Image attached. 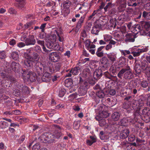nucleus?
I'll return each instance as SVG.
<instances>
[{"label":"nucleus","mask_w":150,"mask_h":150,"mask_svg":"<svg viewBox=\"0 0 150 150\" xmlns=\"http://www.w3.org/2000/svg\"><path fill=\"white\" fill-rule=\"evenodd\" d=\"M23 71L21 72L24 78L27 80L28 81L31 82H35L37 79L36 74L33 71H31L28 69H22Z\"/></svg>","instance_id":"obj_1"},{"label":"nucleus","mask_w":150,"mask_h":150,"mask_svg":"<svg viewBox=\"0 0 150 150\" xmlns=\"http://www.w3.org/2000/svg\"><path fill=\"white\" fill-rule=\"evenodd\" d=\"M47 67L46 71L50 72L51 73H55L59 71L61 67V64L59 63L53 64L50 62H48Z\"/></svg>","instance_id":"obj_2"},{"label":"nucleus","mask_w":150,"mask_h":150,"mask_svg":"<svg viewBox=\"0 0 150 150\" xmlns=\"http://www.w3.org/2000/svg\"><path fill=\"white\" fill-rule=\"evenodd\" d=\"M140 99H139L138 101H134L133 103L132 104V107L134 110H136L137 112L135 113V115L136 116L137 115L139 117H141V115L139 113V111L140 109V107L144 105V101L142 100H141V101H140Z\"/></svg>","instance_id":"obj_3"},{"label":"nucleus","mask_w":150,"mask_h":150,"mask_svg":"<svg viewBox=\"0 0 150 150\" xmlns=\"http://www.w3.org/2000/svg\"><path fill=\"white\" fill-rule=\"evenodd\" d=\"M46 69L47 66L46 65L43 64L40 62L36 63V71L37 72L38 75H42L45 72V70H46Z\"/></svg>","instance_id":"obj_4"},{"label":"nucleus","mask_w":150,"mask_h":150,"mask_svg":"<svg viewBox=\"0 0 150 150\" xmlns=\"http://www.w3.org/2000/svg\"><path fill=\"white\" fill-rule=\"evenodd\" d=\"M49 39L46 42V46L48 48L52 49L56 41V36L51 35L49 36Z\"/></svg>","instance_id":"obj_5"},{"label":"nucleus","mask_w":150,"mask_h":150,"mask_svg":"<svg viewBox=\"0 0 150 150\" xmlns=\"http://www.w3.org/2000/svg\"><path fill=\"white\" fill-rule=\"evenodd\" d=\"M10 67L14 72L16 73H20L21 69V66L18 63L13 62L11 64Z\"/></svg>","instance_id":"obj_6"},{"label":"nucleus","mask_w":150,"mask_h":150,"mask_svg":"<svg viewBox=\"0 0 150 150\" xmlns=\"http://www.w3.org/2000/svg\"><path fill=\"white\" fill-rule=\"evenodd\" d=\"M137 33H127L125 36L126 42H133L135 41V38L137 37Z\"/></svg>","instance_id":"obj_7"},{"label":"nucleus","mask_w":150,"mask_h":150,"mask_svg":"<svg viewBox=\"0 0 150 150\" xmlns=\"http://www.w3.org/2000/svg\"><path fill=\"white\" fill-rule=\"evenodd\" d=\"M60 53L53 52L49 54V58L53 62H57L60 59Z\"/></svg>","instance_id":"obj_8"},{"label":"nucleus","mask_w":150,"mask_h":150,"mask_svg":"<svg viewBox=\"0 0 150 150\" xmlns=\"http://www.w3.org/2000/svg\"><path fill=\"white\" fill-rule=\"evenodd\" d=\"M36 43V40L33 35L30 36L25 40V43L26 45H34Z\"/></svg>","instance_id":"obj_9"},{"label":"nucleus","mask_w":150,"mask_h":150,"mask_svg":"<svg viewBox=\"0 0 150 150\" xmlns=\"http://www.w3.org/2000/svg\"><path fill=\"white\" fill-rule=\"evenodd\" d=\"M6 68H4V71L6 74L3 72H2L0 74V76L3 79H7L8 75L7 74L11 73L12 72V71L11 70V68H9V67H7L6 66Z\"/></svg>","instance_id":"obj_10"},{"label":"nucleus","mask_w":150,"mask_h":150,"mask_svg":"<svg viewBox=\"0 0 150 150\" xmlns=\"http://www.w3.org/2000/svg\"><path fill=\"white\" fill-rule=\"evenodd\" d=\"M54 126L55 128V131L54 132V136L55 138L56 137L57 138H59L62 135V133L61 131V128L59 126L57 125H54Z\"/></svg>","instance_id":"obj_11"},{"label":"nucleus","mask_w":150,"mask_h":150,"mask_svg":"<svg viewBox=\"0 0 150 150\" xmlns=\"http://www.w3.org/2000/svg\"><path fill=\"white\" fill-rule=\"evenodd\" d=\"M101 66L104 69L107 68L109 64V61L107 58L104 57L102 58L100 60Z\"/></svg>","instance_id":"obj_12"},{"label":"nucleus","mask_w":150,"mask_h":150,"mask_svg":"<svg viewBox=\"0 0 150 150\" xmlns=\"http://www.w3.org/2000/svg\"><path fill=\"white\" fill-rule=\"evenodd\" d=\"M109 113L107 112L103 111L95 117V119L96 120H99V119L107 118L109 116Z\"/></svg>","instance_id":"obj_13"},{"label":"nucleus","mask_w":150,"mask_h":150,"mask_svg":"<svg viewBox=\"0 0 150 150\" xmlns=\"http://www.w3.org/2000/svg\"><path fill=\"white\" fill-rule=\"evenodd\" d=\"M33 62H34L31 59H25L21 62L23 65L28 68L32 67H33Z\"/></svg>","instance_id":"obj_14"},{"label":"nucleus","mask_w":150,"mask_h":150,"mask_svg":"<svg viewBox=\"0 0 150 150\" xmlns=\"http://www.w3.org/2000/svg\"><path fill=\"white\" fill-rule=\"evenodd\" d=\"M48 134L47 132H45L42 134L41 136L38 138V141L41 142L42 143H46L47 142V140L48 139L47 138V137L48 136L47 135Z\"/></svg>","instance_id":"obj_15"},{"label":"nucleus","mask_w":150,"mask_h":150,"mask_svg":"<svg viewBox=\"0 0 150 150\" xmlns=\"http://www.w3.org/2000/svg\"><path fill=\"white\" fill-rule=\"evenodd\" d=\"M103 74L102 71L100 69L96 70L93 73V77L95 79H99Z\"/></svg>","instance_id":"obj_16"},{"label":"nucleus","mask_w":150,"mask_h":150,"mask_svg":"<svg viewBox=\"0 0 150 150\" xmlns=\"http://www.w3.org/2000/svg\"><path fill=\"white\" fill-rule=\"evenodd\" d=\"M51 75L47 71L42 75L41 80L43 82H49L50 80Z\"/></svg>","instance_id":"obj_17"},{"label":"nucleus","mask_w":150,"mask_h":150,"mask_svg":"<svg viewBox=\"0 0 150 150\" xmlns=\"http://www.w3.org/2000/svg\"><path fill=\"white\" fill-rule=\"evenodd\" d=\"M129 131L128 129H124L122 130L120 136L121 138H126L129 135Z\"/></svg>","instance_id":"obj_18"},{"label":"nucleus","mask_w":150,"mask_h":150,"mask_svg":"<svg viewBox=\"0 0 150 150\" xmlns=\"http://www.w3.org/2000/svg\"><path fill=\"white\" fill-rule=\"evenodd\" d=\"M131 120L129 118L124 117L121 119L120 121L121 124L122 125L126 126L128 125L129 122H131Z\"/></svg>","instance_id":"obj_19"},{"label":"nucleus","mask_w":150,"mask_h":150,"mask_svg":"<svg viewBox=\"0 0 150 150\" xmlns=\"http://www.w3.org/2000/svg\"><path fill=\"white\" fill-rule=\"evenodd\" d=\"M87 90L86 88L81 86L78 90V94L79 96H84L86 93Z\"/></svg>","instance_id":"obj_20"},{"label":"nucleus","mask_w":150,"mask_h":150,"mask_svg":"<svg viewBox=\"0 0 150 150\" xmlns=\"http://www.w3.org/2000/svg\"><path fill=\"white\" fill-rule=\"evenodd\" d=\"M120 115V113L119 112H115L112 115V119L114 121H117L119 119Z\"/></svg>","instance_id":"obj_21"},{"label":"nucleus","mask_w":150,"mask_h":150,"mask_svg":"<svg viewBox=\"0 0 150 150\" xmlns=\"http://www.w3.org/2000/svg\"><path fill=\"white\" fill-rule=\"evenodd\" d=\"M39 54L38 53L36 52H33L31 56V59L34 62V61H38L40 59Z\"/></svg>","instance_id":"obj_22"},{"label":"nucleus","mask_w":150,"mask_h":150,"mask_svg":"<svg viewBox=\"0 0 150 150\" xmlns=\"http://www.w3.org/2000/svg\"><path fill=\"white\" fill-rule=\"evenodd\" d=\"M48 134L47 135L48 137H47V142L49 144L53 143L54 140L55 136L50 133H47Z\"/></svg>","instance_id":"obj_23"},{"label":"nucleus","mask_w":150,"mask_h":150,"mask_svg":"<svg viewBox=\"0 0 150 150\" xmlns=\"http://www.w3.org/2000/svg\"><path fill=\"white\" fill-rule=\"evenodd\" d=\"M141 67L140 66V64L138 63H136L134 67V70L135 73H136V75H139L141 73Z\"/></svg>","instance_id":"obj_24"},{"label":"nucleus","mask_w":150,"mask_h":150,"mask_svg":"<svg viewBox=\"0 0 150 150\" xmlns=\"http://www.w3.org/2000/svg\"><path fill=\"white\" fill-rule=\"evenodd\" d=\"M124 77L125 79H132L133 77V75L131 71H129L124 74Z\"/></svg>","instance_id":"obj_25"},{"label":"nucleus","mask_w":150,"mask_h":150,"mask_svg":"<svg viewBox=\"0 0 150 150\" xmlns=\"http://www.w3.org/2000/svg\"><path fill=\"white\" fill-rule=\"evenodd\" d=\"M137 82L135 80H132L128 83L129 88H136L137 86Z\"/></svg>","instance_id":"obj_26"},{"label":"nucleus","mask_w":150,"mask_h":150,"mask_svg":"<svg viewBox=\"0 0 150 150\" xmlns=\"http://www.w3.org/2000/svg\"><path fill=\"white\" fill-rule=\"evenodd\" d=\"M131 101H126L124 102L122 106V108L125 109H127L130 108L132 104Z\"/></svg>","instance_id":"obj_27"},{"label":"nucleus","mask_w":150,"mask_h":150,"mask_svg":"<svg viewBox=\"0 0 150 150\" xmlns=\"http://www.w3.org/2000/svg\"><path fill=\"white\" fill-rule=\"evenodd\" d=\"M73 84L72 80L70 78L67 79L65 80V85L67 87L71 86Z\"/></svg>","instance_id":"obj_28"},{"label":"nucleus","mask_w":150,"mask_h":150,"mask_svg":"<svg viewBox=\"0 0 150 150\" xmlns=\"http://www.w3.org/2000/svg\"><path fill=\"white\" fill-rule=\"evenodd\" d=\"M142 24H144L143 26L144 28L147 31H149L150 28V22H145L144 21L141 22Z\"/></svg>","instance_id":"obj_29"},{"label":"nucleus","mask_w":150,"mask_h":150,"mask_svg":"<svg viewBox=\"0 0 150 150\" xmlns=\"http://www.w3.org/2000/svg\"><path fill=\"white\" fill-rule=\"evenodd\" d=\"M104 75L105 76L106 78H108L111 80H113V79L114 78L116 80L117 79V78L116 76H114L111 75L108 72H105L104 74Z\"/></svg>","instance_id":"obj_30"},{"label":"nucleus","mask_w":150,"mask_h":150,"mask_svg":"<svg viewBox=\"0 0 150 150\" xmlns=\"http://www.w3.org/2000/svg\"><path fill=\"white\" fill-rule=\"evenodd\" d=\"M116 43V42L112 40H110L109 43L105 47V49L107 50H108L112 47V45H114Z\"/></svg>","instance_id":"obj_31"},{"label":"nucleus","mask_w":150,"mask_h":150,"mask_svg":"<svg viewBox=\"0 0 150 150\" xmlns=\"http://www.w3.org/2000/svg\"><path fill=\"white\" fill-rule=\"evenodd\" d=\"M79 70L80 69L79 67H75L70 71V72H72V73L74 75H76L79 74Z\"/></svg>","instance_id":"obj_32"},{"label":"nucleus","mask_w":150,"mask_h":150,"mask_svg":"<svg viewBox=\"0 0 150 150\" xmlns=\"http://www.w3.org/2000/svg\"><path fill=\"white\" fill-rule=\"evenodd\" d=\"M25 4L24 0H21V1H20V3H18V8L23 10H24L25 8Z\"/></svg>","instance_id":"obj_33"},{"label":"nucleus","mask_w":150,"mask_h":150,"mask_svg":"<svg viewBox=\"0 0 150 150\" xmlns=\"http://www.w3.org/2000/svg\"><path fill=\"white\" fill-rule=\"evenodd\" d=\"M96 95L100 98H103L105 96L104 92L102 90H99L97 91Z\"/></svg>","instance_id":"obj_34"},{"label":"nucleus","mask_w":150,"mask_h":150,"mask_svg":"<svg viewBox=\"0 0 150 150\" xmlns=\"http://www.w3.org/2000/svg\"><path fill=\"white\" fill-rule=\"evenodd\" d=\"M148 63L145 60H143L141 62V64H140V67L144 70L146 67L148 66Z\"/></svg>","instance_id":"obj_35"},{"label":"nucleus","mask_w":150,"mask_h":150,"mask_svg":"<svg viewBox=\"0 0 150 150\" xmlns=\"http://www.w3.org/2000/svg\"><path fill=\"white\" fill-rule=\"evenodd\" d=\"M71 4V2L68 0L64 1L63 3L64 7L66 8H69Z\"/></svg>","instance_id":"obj_36"},{"label":"nucleus","mask_w":150,"mask_h":150,"mask_svg":"<svg viewBox=\"0 0 150 150\" xmlns=\"http://www.w3.org/2000/svg\"><path fill=\"white\" fill-rule=\"evenodd\" d=\"M98 120L99 121V125L100 126H104L107 124L106 120L105 119H99V120Z\"/></svg>","instance_id":"obj_37"},{"label":"nucleus","mask_w":150,"mask_h":150,"mask_svg":"<svg viewBox=\"0 0 150 150\" xmlns=\"http://www.w3.org/2000/svg\"><path fill=\"white\" fill-rule=\"evenodd\" d=\"M11 57L14 60H16L18 57V52H12L11 54Z\"/></svg>","instance_id":"obj_38"},{"label":"nucleus","mask_w":150,"mask_h":150,"mask_svg":"<svg viewBox=\"0 0 150 150\" xmlns=\"http://www.w3.org/2000/svg\"><path fill=\"white\" fill-rule=\"evenodd\" d=\"M22 91L23 93L28 94L29 93L28 88L26 86H24L22 88Z\"/></svg>","instance_id":"obj_39"},{"label":"nucleus","mask_w":150,"mask_h":150,"mask_svg":"<svg viewBox=\"0 0 150 150\" xmlns=\"http://www.w3.org/2000/svg\"><path fill=\"white\" fill-rule=\"evenodd\" d=\"M7 79H9L12 83H15L17 82V79L11 75H8Z\"/></svg>","instance_id":"obj_40"},{"label":"nucleus","mask_w":150,"mask_h":150,"mask_svg":"<svg viewBox=\"0 0 150 150\" xmlns=\"http://www.w3.org/2000/svg\"><path fill=\"white\" fill-rule=\"evenodd\" d=\"M149 109L147 108H144L142 110V115L143 116L145 115H149Z\"/></svg>","instance_id":"obj_41"},{"label":"nucleus","mask_w":150,"mask_h":150,"mask_svg":"<svg viewBox=\"0 0 150 150\" xmlns=\"http://www.w3.org/2000/svg\"><path fill=\"white\" fill-rule=\"evenodd\" d=\"M148 82L146 80H143L141 83V86L143 88H146L148 86Z\"/></svg>","instance_id":"obj_42"},{"label":"nucleus","mask_w":150,"mask_h":150,"mask_svg":"<svg viewBox=\"0 0 150 150\" xmlns=\"http://www.w3.org/2000/svg\"><path fill=\"white\" fill-rule=\"evenodd\" d=\"M138 29L139 30V31L140 32L143 29V27L142 25L140 24H137L135 25L134 28V29L136 30Z\"/></svg>","instance_id":"obj_43"},{"label":"nucleus","mask_w":150,"mask_h":150,"mask_svg":"<svg viewBox=\"0 0 150 150\" xmlns=\"http://www.w3.org/2000/svg\"><path fill=\"white\" fill-rule=\"evenodd\" d=\"M142 120L146 122H148L150 121V115H145L142 117Z\"/></svg>","instance_id":"obj_44"},{"label":"nucleus","mask_w":150,"mask_h":150,"mask_svg":"<svg viewBox=\"0 0 150 150\" xmlns=\"http://www.w3.org/2000/svg\"><path fill=\"white\" fill-rule=\"evenodd\" d=\"M125 72V70H124V69H122L119 71L117 76L120 79H122L123 74Z\"/></svg>","instance_id":"obj_45"},{"label":"nucleus","mask_w":150,"mask_h":150,"mask_svg":"<svg viewBox=\"0 0 150 150\" xmlns=\"http://www.w3.org/2000/svg\"><path fill=\"white\" fill-rule=\"evenodd\" d=\"M30 51H29L28 52H24L23 54V57L26 59H31V56L29 54L30 52Z\"/></svg>","instance_id":"obj_46"},{"label":"nucleus","mask_w":150,"mask_h":150,"mask_svg":"<svg viewBox=\"0 0 150 150\" xmlns=\"http://www.w3.org/2000/svg\"><path fill=\"white\" fill-rule=\"evenodd\" d=\"M13 94L16 96L18 97L21 95L20 91L17 89H15L13 91Z\"/></svg>","instance_id":"obj_47"},{"label":"nucleus","mask_w":150,"mask_h":150,"mask_svg":"<svg viewBox=\"0 0 150 150\" xmlns=\"http://www.w3.org/2000/svg\"><path fill=\"white\" fill-rule=\"evenodd\" d=\"M144 70L145 71V73L147 76H150V67H146Z\"/></svg>","instance_id":"obj_48"},{"label":"nucleus","mask_w":150,"mask_h":150,"mask_svg":"<svg viewBox=\"0 0 150 150\" xmlns=\"http://www.w3.org/2000/svg\"><path fill=\"white\" fill-rule=\"evenodd\" d=\"M66 92V90L65 89L62 88L59 92V96L60 97H62L65 93Z\"/></svg>","instance_id":"obj_49"},{"label":"nucleus","mask_w":150,"mask_h":150,"mask_svg":"<svg viewBox=\"0 0 150 150\" xmlns=\"http://www.w3.org/2000/svg\"><path fill=\"white\" fill-rule=\"evenodd\" d=\"M99 30L96 29L94 27H93L92 30H91V33L92 34H94L96 35H98V33Z\"/></svg>","instance_id":"obj_50"},{"label":"nucleus","mask_w":150,"mask_h":150,"mask_svg":"<svg viewBox=\"0 0 150 150\" xmlns=\"http://www.w3.org/2000/svg\"><path fill=\"white\" fill-rule=\"evenodd\" d=\"M92 26V24L91 23H89L86 25L85 28V29L87 31H89L91 30V28Z\"/></svg>","instance_id":"obj_51"},{"label":"nucleus","mask_w":150,"mask_h":150,"mask_svg":"<svg viewBox=\"0 0 150 150\" xmlns=\"http://www.w3.org/2000/svg\"><path fill=\"white\" fill-rule=\"evenodd\" d=\"M52 49L56 50H60V47L59 45L58 44H57L55 42Z\"/></svg>","instance_id":"obj_52"},{"label":"nucleus","mask_w":150,"mask_h":150,"mask_svg":"<svg viewBox=\"0 0 150 150\" xmlns=\"http://www.w3.org/2000/svg\"><path fill=\"white\" fill-rule=\"evenodd\" d=\"M40 148V144L39 143H38L33 146L32 150H38Z\"/></svg>","instance_id":"obj_53"},{"label":"nucleus","mask_w":150,"mask_h":150,"mask_svg":"<svg viewBox=\"0 0 150 150\" xmlns=\"http://www.w3.org/2000/svg\"><path fill=\"white\" fill-rule=\"evenodd\" d=\"M73 126L76 129L79 127L80 126V122L75 121L73 124Z\"/></svg>","instance_id":"obj_54"},{"label":"nucleus","mask_w":150,"mask_h":150,"mask_svg":"<svg viewBox=\"0 0 150 150\" xmlns=\"http://www.w3.org/2000/svg\"><path fill=\"white\" fill-rule=\"evenodd\" d=\"M108 58L112 62H114L115 60V56L112 54L108 55Z\"/></svg>","instance_id":"obj_55"},{"label":"nucleus","mask_w":150,"mask_h":150,"mask_svg":"<svg viewBox=\"0 0 150 150\" xmlns=\"http://www.w3.org/2000/svg\"><path fill=\"white\" fill-rule=\"evenodd\" d=\"M5 52L4 51H2L0 52V59H4L6 57Z\"/></svg>","instance_id":"obj_56"},{"label":"nucleus","mask_w":150,"mask_h":150,"mask_svg":"<svg viewBox=\"0 0 150 150\" xmlns=\"http://www.w3.org/2000/svg\"><path fill=\"white\" fill-rule=\"evenodd\" d=\"M135 139V136L133 135H131L128 137V140L130 142H133Z\"/></svg>","instance_id":"obj_57"},{"label":"nucleus","mask_w":150,"mask_h":150,"mask_svg":"<svg viewBox=\"0 0 150 150\" xmlns=\"http://www.w3.org/2000/svg\"><path fill=\"white\" fill-rule=\"evenodd\" d=\"M38 36L41 39L45 38L46 37V33H44V32H42L39 34Z\"/></svg>","instance_id":"obj_58"},{"label":"nucleus","mask_w":150,"mask_h":150,"mask_svg":"<svg viewBox=\"0 0 150 150\" xmlns=\"http://www.w3.org/2000/svg\"><path fill=\"white\" fill-rule=\"evenodd\" d=\"M56 118H57L58 119L54 120L55 123H58L59 124H61L62 123V119L61 118L59 117H56Z\"/></svg>","instance_id":"obj_59"},{"label":"nucleus","mask_w":150,"mask_h":150,"mask_svg":"<svg viewBox=\"0 0 150 150\" xmlns=\"http://www.w3.org/2000/svg\"><path fill=\"white\" fill-rule=\"evenodd\" d=\"M144 7L146 10L150 11V2L147 3L145 4Z\"/></svg>","instance_id":"obj_60"},{"label":"nucleus","mask_w":150,"mask_h":150,"mask_svg":"<svg viewBox=\"0 0 150 150\" xmlns=\"http://www.w3.org/2000/svg\"><path fill=\"white\" fill-rule=\"evenodd\" d=\"M21 114V112L19 110H13L12 111V114H15L16 115H20Z\"/></svg>","instance_id":"obj_61"},{"label":"nucleus","mask_w":150,"mask_h":150,"mask_svg":"<svg viewBox=\"0 0 150 150\" xmlns=\"http://www.w3.org/2000/svg\"><path fill=\"white\" fill-rule=\"evenodd\" d=\"M111 6L112 4L111 3H108L106 6L104 8L105 11H106L108 8L111 7Z\"/></svg>","instance_id":"obj_62"},{"label":"nucleus","mask_w":150,"mask_h":150,"mask_svg":"<svg viewBox=\"0 0 150 150\" xmlns=\"http://www.w3.org/2000/svg\"><path fill=\"white\" fill-rule=\"evenodd\" d=\"M90 140L92 142H93L94 143L96 142L97 141L96 137L95 136H90Z\"/></svg>","instance_id":"obj_63"},{"label":"nucleus","mask_w":150,"mask_h":150,"mask_svg":"<svg viewBox=\"0 0 150 150\" xmlns=\"http://www.w3.org/2000/svg\"><path fill=\"white\" fill-rule=\"evenodd\" d=\"M102 25L100 23H98L94 25V27L99 30L100 28H101Z\"/></svg>","instance_id":"obj_64"}]
</instances>
